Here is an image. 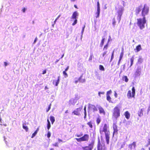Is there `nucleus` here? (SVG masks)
Masks as SVG:
<instances>
[{"label": "nucleus", "mask_w": 150, "mask_h": 150, "mask_svg": "<svg viewBox=\"0 0 150 150\" xmlns=\"http://www.w3.org/2000/svg\"><path fill=\"white\" fill-rule=\"evenodd\" d=\"M23 128L25 129L26 132H28V128L27 126H25L24 124H23Z\"/></svg>", "instance_id": "a878e982"}, {"label": "nucleus", "mask_w": 150, "mask_h": 150, "mask_svg": "<svg viewBox=\"0 0 150 150\" xmlns=\"http://www.w3.org/2000/svg\"><path fill=\"white\" fill-rule=\"evenodd\" d=\"M114 50H113L111 56V58L110 60V62H111L112 61V59H113L114 58Z\"/></svg>", "instance_id": "cd10ccee"}, {"label": "nucleus", "mask_w": 150, "mask_h": 150, "mask_svg": "<svg viewBox=\"0 0 150 150\" xmlns=\"http://www.w3.org/2000/svg\"><path fill=\"white\" fill-rule=\"evenodd\" d=\"M51 106V104L50 103L49 105L48 108L46 110V112H48L50 109Z\"/></svg>", "instance_id": "e433bc0d"}, {"label": "nucleus", "mask_w": 150, "mask_h": 150, "mask_svg": "<svg viewBox=\"0 0 150 150\" xmlns=\"http://www.w3.org/2000/svg\"><path fill=\"white\" fill-rule=\"evenodd\" d=\"M60 81V77L58 76V79L57 80H54L53 81L52 83L53 85L56 86H58Z\"/></svg>", "instance_id": "f8f14e48"}, {"label": "nucleus", "mask_w": 150, "mask_h": 150, "mask_svg": "<svg viewBox=\"0 0 150 150\" xmlns=\"http://www.w3.org/2000/svg\"><path fill=\"white\" fill-rule=\"evenodd\" d=\"M39 128H38L35 131V132L32 134V135L31 137V138L34 137L37 134L38 131L39 130Z\"/></svg>", "instance_id": "aec40b11"}, {"label": "nucleus", "mask_w": 150, "mask_h": 150, "mask_svg": "<svg viewBox=\"0 0 150 150\" xmlns=\"http://www.w3.org/2000/svg\"><path fill=\"white\" fill-rule=\"evenodd\" d=\"M60 16V15H59V16H58L56 18L57 19H58Z\"/></svg>", "instance_id": "774afa93"}, {"label": "nucleus", "mask_w": 150, "mask_h": 150, "mask_svg": "<svg viewBox=\"0 0 150 150\" xmlns=\"http://www.w3.org/2000/svg\"><path fill=\"white\" fill-rule=\"evenodd\" d=\"M66 71H64L63 72V75L65 77H68V75L67 73L66 72Z\"/></svg>", "instance_id": "f704fd0d"}, {"label": "nucleus", "mask_w": 150, "mask_h": 150, "mask_svg": "<svg viewBox=\"0 0 150 150\" xmlns=\"http://www.w3.org/2000/svg\"><path fill=\"white\" fill-rule=\"evenodd\" d=\"M97 150H105L106 148L104 143L101 144L99 139L97 145Z\"/></svg>", "instance_id": "1a4fd4ad"}, {"label": "nucleus", "mask_w": 150, "mask_h": 150, "mask_svg": "<svg viewBox=\"0 0 150 150\" xmlns=\"http://www.w3.org/2000/svg\"><path fill=\"white\" fill-rule=\"evenodd\" d=\"M122 80L126 82H127L128 81V79L127 76H123L122 77Z\"/></svg>", "instance_id": "b1692460"}, {"label": "nucleus", "mask_w": 150, "mask_h": 150, "mask_svg": "<svg viewBox=\"0 0 150 150\" xmlns=\"http://www.w3.org/2000/svg\"><path fill=\"white\" fill-rule=\"evenodd\" d=\"M25 10H26V9L24 7L22 9V11H23V13H24L25 12Z\"/></svg>", "instance_id": "8fccbe9b"}, {"label": "nucleus", "mask_w": 150, "mask_h": 150, "mask_svg": "<svg viewBox=\"0 0 150 150\" xmlns=\"http://www.w3.org/2000/svg\"><path fill=\"white\" fill-rule=\"evenodd\" d=\"M107 53V51H105V52H104L102 54L103 57H104L105 56V54H106Z\"/></svg>", "instance_id": "09e8293b"}, {"label": "nucleus", "mask_w": 150, "mask_h": 150, "mask_svg": "<svg viewBox=\"0 0 150 150\" xmlns=\"http://www.w3.org/2000/svg\"><path fill=\"white\" fill-rule=\"evenodd\" d=\"M37 37H36L34 40V43H35L36 42V40H37Z\"/></svg>", "instance_id": "bf43d9fd"}, {"label": "nucleus", "mask_w": 150, "mask_h": 150, "mask_svg": "<svg viewBox=\"0 0 150 150\" xmlns=\"http://www.w3.org/2000/svg\"><path fill=\"white\" fill-rule=\"evenodd\" d=\"M100 13V9H97V12L96 13V18H97L99 17Z\"/></svg>", "instance_id": "bb28decb"}, {"label": "nucleus", "mask_w": 150, "mask_h": 150, "mask_svg": "<svg viewBox=\"0 0 150 150\" xmlns=\"http://www.w3.org/2000/svg\"><path fill=\"white\" fill-rule=\"evenodd\" d=\"M143 61L142 59L141 58H139L138 60V62L139 63H142Z\"/></svg>", "instance_id": "58836bf2"}, {"label": "nucleus", "mask_w": 150, "mask_h": 150, "mask_svg": "<svg viewBox=\"0 0 150 150\" xmlns=\"http://www.w3.org/2000/svg\"><path fill=\"white\" fill-rule=\"evenodd\" d=\"M134 147H135L136 146V142H134L132 144H131Z\"/></svg>", "instance_id": "a18cd8bd"}, {"label": "nucleus", "mask_w": 150, "mask_h": 150, "mask_svg": "<svg viewBox=\"0 0 150 150\" xmlns=\"http://www.w3.org/2000/svg\"><path fill=\"white\" fill-rule=\"evenodd\" d=\"M99 69L101 71H104L105 70L103 66L101 65H100L99 66Z\"/></svg>", "instance_id": "7c9ffc66"}, {"label": "nucleus", "mask_w": 150, "mask_h": 150, "mask_svg": "<svg viewBox=\"0 0 150 150\" xmlns=\"http://www.w3.org/2000/svg\"><path fill=\"white\" fill-rule=\"evenodd\" d=\"M69 66H68L67 67H66V68L65 69V71H67L68 69H69Z\"/></svg>", "instance_id": "603ef678"}, {"label": "nucleus", "mask_w": 150, "mask_h": 150, "mask_svg": "<svg viewBox=\"0 0 150 150\" xmlns=\"http://www.w3.org/2000/svg\"><path fill=\"white\" fill-rule=\"evenodd\" d=\"M93 57V54H91L90 56V57L89 58L88 60L89 61H91L92 60V57Z\"/></svg>", "instance_id": "37998d69"}, {"label": "nucleus", "mask_w": 150, "mask_h": 150, "mask_svg": "<svg viewBox=\"0 0 150 150\" xmlns=\"http://www.w3.org/2000/svg\"><path fill=\"white\" fill-rule=\"evenodd\" d=\"M132 146H133L131 144H130L128 145V147L130 149H132Z\"/></svg>", "instance_id": "de8ad7c7"}, {"label": "nucleus", "mask_w": 150, "mask_h": 150, "mask_svg": "<svg viewBox=\"0 0 150 150\" xmlns=\"http://www.w3.org/2000/svg\"><path fill=\"white\" fill-rule=\"evenodd\" d=\"M84 113H86V107H85L84 108Z\"/></svg>", "instance_id": "680f3d73"}, {"label": "nucleus", "mask_w": 150, "mask_h": 150, "mask_svg": "<svg viewBox=\"0 0 150 150\" xmlns=\"http://www.w3.org/2000/svg\"><path fill=\"white\" fill-rule=\"evenodd\" d=\"M132 90V95L131 94V92L130 90H129L128 91L127 96L128 98L130 99L132 97L134 98L135 95V89L134 87H133Z\"/></svg>", "instance_id": "6e6552de"}, {"label": "nucleus", "mask_w": 150, "mask_h": 150, "mask_svg": "<svg viewBox=\"0 0 150 150\" xmlns=\"http://www.w3.org/2000/svg\"><path fill=\"white\" fill-rule=\"evenodd\" d=\"M121 60L119 59L118 62V65H119L120 64V63L121 61Z\"/></svg>", "instance_id": "052dcab7"}, {"label": "nucleus", "mask_w": 150, "mask_h": 150, "mask_svg": "<svg viewBox=\"0 0 150 150\" xmlns=\"http://www.w3.org/2000/svg\"><path fill=\"white\" fill-rule=\"evenodd\" d=\"M134 57H132L131 58H130V67H131L133 64V62L134 61Z\"/></svg>", "instance_id": "c756f323"}, {"label": "nucleus", "mask_w": 150, "mask_h": 150, "mask_svg": "<svg viewBox=\"0 0 150 150\" xmlns=\"http://www.w3.org/2000/svg\"><path fill=\"white\" fill-rule=\"evenodd\" d=\"M144 110V108L141 109L139 111H138V115L139 116H142L143 115V111Z\"/></svg>", "instance_id": "f3484780"}, {"label": "nucleus", "mask_w": 150, "mask_h": 150, "mask_svg": "<svg viewBox=\"0 0 150 150\" xmlns=\"http://www.w3.org/2000/svg\"><path fill=\"white\" fill-rule=\"evenodd\" d=\"M77 23V19H75V20L74 21V22L73 23H72V25H75V24H76Z\"/></svg>", "instance_id": "c03bdc74"}, {"label": "nucleus", "mask_w": 150, "mask_h": 150, "mask_svg": "<svg viewBox=\"0 0 150 150\" xmlns=\"http://www.w3.org/2000/svg\"><path fill=\"white\" fill-rule=\"evenodd\" d=\"M112 92V91L111 90L108 91L106 93V96H110V95L111 93Z\"/></svg>", "instance_id": "c9c22d12"}, {"label": "nucleus", "mask_w": 150, "mask_h": 150, "mask_svg": "<svg viewBox=\"0 0 150 150\" xmlns=\"http://www.w3.org/2000/svg\"><path fill=\"white\" fill-rule=\"evenodd\" d=\"M81 110V108H77L76 110H74L72 112V113H73L74 115L79 116L80 115V112Z\"/></svg>", "instance_id": "9d476101"}, {"label": "nucleus", "mask_w": 150, "mask_h": 150, "mask_svg": "<svg viewBox=\"0 0 150 150\" xmlns=\"http://www.w3.org/2000/svg\"><path fill=\"white\" fill-rule=\"evenodd\" d=\"M97 9H100V4L98 1H97Z\"/></svg>", "instance_id": "79ce46f5"}, {"label": "nucleus", "mask_w": 150, "mask_h": 150, "mask_svg": "<svg viewBox=\"0 0 150 150\" xmlns=\"http://www.w3.org/2000/svg\"><path fill=\"white\" fill-rule=\"evenodd\" d=\"M93 121L92 120L88 122L87 123V124L88 125L89 127L91 128H92L93 127Z\"/></svg>", "instance_id": "a211bd4d"}, {"label": "nucleus", "mask_w": 150, "mask_h": 150, "mask_svg": "<svg viewBox=\"0 0 150 150\" xmlns=\"http://www.w3.org/2000/svg\"><path fill=\"white\" fill-rule=\"evenodd\" d=\"M4 66L5 67L6 66L8 65V64L6 62H4Z\"/></svg>", "instance_id": "864d4df0"}, {"label": "nucleus", "mask_w": 150, "mask_h": 150, "mask_svg": "<svg viewBox=\"0 0 150 150\" xmlns=\"http://www.w3.org/2000/svg\"><path fill=\"white\" fill-rule=\"evenodd\" d=\"M146 23L145 17L143 18H139L137 19V24L141 29H142L145 27V24Z\"/></svg>", "instance_id": "20e7f679"}, {"label": "nucleus", "mask_w": 150, "mask_h": 150, "mask_svg": "<svg viewBox=\"0 0 150 150\" xmlns=\"http://www.w3.org/2000/svg\"><path fill=\"white\" fill-rule=\"evenodd\" d=\"M85 27V25H84L83 27L82 28V33H83V32Z\"/></svg>", "instance_id": "5fc2aeb1"}, {"label": "nucleus", "mask_w": 150, "mask_h": 150, "mask_svg": "<svg viewBox=\"0 0 150 150\" xmlns=\"http://www.w3.org/2000/svg\"><path fill=\"white\" fill-rule=\"evenodd\" d=\"M65 113H68V110H66L65 111Z\"/></svg>", "instance_id": "e2e57ef3"}, {"label": "nucleus", "mask_w": 150, "mask_h": 150, "mask_svg": "<svg viewBox=\"0 0 150 150\" xmlns=\"http://www.w3.org/2000/svg\"><path fill=\"white\" fill-rule=\"evenodd\" d=\"M142 49V47L140 45H139L137 46L136 48L134 49V51L135 52H138Z\"/></svg>", "instance_id": "4468645a"}, {"label": "nucleus", "mask_w": 150, "mask_h": 150, "mask_svg": "<svg viewBox=\"0 0 150 150\" xmlns=\"http://www.w3.org/2000/svg\"><path fill=\"white\" fill-rule=\"evenodd\" d=\"M58 141L59 142H63L62 140L61 139H58Z\"/></svg>", "instance_id": "13d9d810"}, {"label": "nucleus", "mask_w": 150, "mask_h": 150, "mask_svg": "<svg viewBox=\"0 0 150 150\" xmlns=\"http://www.w3.org/2000/svg\"><path fill=\"white\" fill-rule=\"evenodd\" d=\"M46 69H45V70H44L43 71H42V74H46Z\"/></svg>", "instance_id": "3c124183"}, {"label": "nucleus", "mask_w": 150, "mask_h": 150, "mask_svg": "<svg viewBox=\"0 0 150 150\" xmlns=\"http://www.w3.org/2000/svg\"><path fill=\"white\" fill-rule=\"evenodd\" d=\"M113 128L114 130L113 134L118 132L117 127L116 123H114L113 125Z\"/></svg>", "instance_id": "9b49d317"}, {"label": "nucleus", "mask_w": 150, "mask_h": 150, "mask_svg": "<svg viewBox=\"0 0 150 150\" xmlns=\"http://www.w3.org/2000/svg\"><path fill=\"white\" fill-rule=\"evenodd\" d=\"M75 136L79 138H75V139L78 142H88L89 139V135L87 134H85L83 135V133L81 132L79 134H77L75 135Z\"/></svg>", "instance_id": "7ed1b4c3"}, {"label": "nucleus", "mask_w": 150, "mask_h": 150, "mask_svg": "<svg viewBox=\"0 0 150 150\" xmlns=\"http://www.w3.org/2000/svg\"><path fill=\"white\" fill-rule=\"evenodd\" d=\"M105 41V38H104L103 37L101 41V42L100 44V46L101 47H102L104 44Z\"/></svg>", "instance_id": "4be33fe9"}, {"label": "nucleus", "mask_w": 150, "mask_h": 150, "mask_svg": "<svg viewBox=\"0 0 150 150\" xmlns=\"http://www.w3.org/2000/svg\"><path fill=\"white\" fill-rule=\"evenodd\" d=\"M78 16V13L77 11H75L74 12L71 16V18L73 19H76L77 17Z\"/></svg>", "instance_id": "2eb2a0df"}, {"label": "nucleus", "mask_w": 150, "mask_h": 150, "mask_svg": "<svg viewBox=\"0 0 150 150\" xmlns=\"http://www.w3.org/2000/svg\"><path fill=\"white\" fill-rule=\"evenodd\" d=\"M47 129L48 130L51 127V125L50 123L47 124Z\"/></svg>", "instance_id": "a19ab883"}, {"label": "nucleus", "mask_w": 150, "mask_h": 150, "mask_svg": "<svg viewBox=\"0 0 150 150\" xmlns=\"http://www.w3.org/2000/svg\"><path fill=\"white\" fill-rule=\"evenodd\" d=\"M99 132L101 134H102L103 132H104L107 143L108 144L109 142L110 133L109 130L108 129V126L106 124H104L103 128H100Z\"/></svg>", "instance_id": "f03ea898"}, {"label": "nucleus", "mask_w": 150, "mask_h": 150, "mask_svg": "<svg viewBox=\"0 0 150 150\" xmlns=\"http://www.w3.org/2000/svg\"><path fill=\"white\" fill-rule=\"evenodd\" d=\"M106 99L109 102L111 101V98L110 96H106Z\"/></svg>", "instance_id": "2f4dec72"}, {"label": "nucleus", "mask_w": 150, "mask_h": 150, "mask_svg": "<svg viewBox=\"0 0 150 150\" xmlns=\"http://www.w3.org/2000/svg\"><path fill=\"white\" fill-rule=\"evenodd\" d=\"M78 81H78V80H77L75 81V83H77L78 82Z\"/></svg>", "instance_id": "338daca9"}, {"label": "nucleus", "mask_w": 150, "mask_h": 150, "mask_svg": "<svg viewBox=\"0 0 150 150\" xmlns=\"http://www.w3.org/2000/svg\"><path fill=\"white\" fill-rule=\"evenodd\" d=\"M109 40H108L107 43L105 45H104V47L103 48V50H107L108 49V43H109Z\"/></svg>", "instance_id": "5701e85b"}, {"label": "nucleus", "mask_w": 150, "mask_h": 150, "mask_svg": "<svg viewBox=\"0 0 150 150\" xmlns=\"http://www.w3.org/2000/svg\"><path fill=\"white\" fill-rule=\"evenodd\" d=\"M105 93V92H98V95L100 97V94H104Z\"/></svg>", "instance_id": "49530a36"}, {"label": "nucleus", "mask_w": 150, "mask_h": 150, "mask_svg": "<svg viewBox=\"0 0 150 150\" xmlns=\"http://www.w3.org/2000/svg\"><path fill=\"white\" fill-rule=\"evenodd\" d=\"M91 108H92L93 112H94L97 111V108L94 105H92L91 106Z\"/></svg>", "instance_id": "393cba45"}, {"label": "nucleus", "mask_w": 150, "mask_h": 150, "mask_svg": "<svg viewBox=\"0 0 150 150\" xmlns=\"http://www.w3.org/2000/svg\"><path fill=\"white\" fill-rule=\"evenodd\" d=\"M74 7H75V8H78L77 6L76 5H74Z\"/></svg>", "instance_id": "0e129e2a"}, {"label": "nucleus", "mask_w": 150, "mask_h": 150, "mask_svg": "<svg viewBox=\"0 0 150 150\" xmlns=\"http://www.w3.org/2000/svg\"><path fill=\"white\" fill-rule=\"evenodd\" d=\"M101 120L100 118L98 117L97 118L96 122L97 125H98L100 122Z\"/></svg>", "instance_id": "c85d7f7f"}, {"label": "nucleus", "mask_w": 150, "mask_h": 150, "mask_svg": "<svg viewBox=\"0 0 150 150\" xmlns=\"http://www.w3.org/2000/svg\"><path fill=\"white\" fill-rule=\"evenodd\" d=\"M114 96L115 98L117 97V94L116 92H115L114 94Z\"/></svg>", "instance_id": "4d7b16f0"}, {"label": "nucleus", "mask_w": 150, "mask_h": 150, "mask_svg": "<svg viewBox=\"0 0 150 150\" xmlns=\"http://www.w3.org/2000/svg\"><path fill=\"white\" fill-rule=\"evenodd\" d=\"M51 134L50 132L49 131H48L47 133V137L48 138H50L51 136Z\"/></svg>", "instance_id": "ea45409f"}, {"label": "nucleus", "mask_w": 150, "mask_h": 150, "mask_svg": "<svg viewBox=\"0 0 150 150\" xmlns=\"http://www.w3.org/2000/svg\"><path fill=\"white\" fill-rule=\"evenodd\" d=\"M52 146H54L59 147V144L58 142H56L52 144Z\"/></svg>", "instance_id": "4c0bfd02"}, {"label": "nucleus", "mask_w": 150, "mask_h": 150, "mask_svg": "<svg viewBox=\"0 0 150 150\" xmlns=\"http://www.w3.org/2000/svg\"><path fill=\"white\" fill-rule=\"evenodd\" d=\"M120 116V107L118 105L116 106L113 109L112 116L114 118L117 119Z\"/></svg>", "instance_id": "39448f33"}, {"label": "nucleus", "mask_w": 150, "mask_h": 150, "mask_svg": "<svg viewBox=\"0 0 150 150\" xmlns=\"http://www.w3.org/2000/svg\"><path fill=\"white\" fill-rule=\"evenodd\" d=\"M47 123H50V121L48 119L47 120Z\"/></svg>", "instance_id": "69168bd1"}, {"label": "nucleus", "mask_w": 150, "mask_h": 150, "mask_svg": "<svg viewBox=\"0 0 150 150\" xmlns=\"http://www.w3.org/2000/svg\"><path fill=\"white\" fill-rule=\"evenodd\" d=\"M94 144V142L93 141L88 144V146L82 147V149L83 150H92Z\"/></svg>", "instance_id": "423d86ee"}, {"label": "nucleus", "mask_w": 150, "mask_h": 150, "mask_svg": "<svg viewBox=\"0 0 150 150\" xmlns=\"http://www.w3.org/2000/svg\"><path fill=\"white\" fill-rule=\"evenodd\" d=\"M123 55V52H122L120 54V56L119 57V59L121 60Z\"/></svg>", "instance_id": "72a5a7b5"}, {"label": "nucleus", "mask_w": 150, "mask_h": 150, "mask_svg": "<svg viewBox=\"0 0 150 150\" xmlns=\"http://www.w3.org/2000/svg\"><path fill=\"white\" fill-rule=\"evenodd\" d=\"M124 115L127 119H129V118L130 117V114L128 111H126L125 112Z\"/></svg>", "instance_id": "dca6fc26"}, {"label": "nucleus", "mask_w": 150, "mask_h": 150, "mask_svg": "<svg viewBox=\"0 0 150 150\" xmlns=\"http://www.w3.org/2000/svg\"><path fill=\"white\" fill-rule=\"evenodd\" d=\"M83 74L81 75L78 79V81L81 82H83L85 81L84 79H83Z\"/></svg>", "instance_id": "6ab92c4d"}, {"label": "nucleus", "mask_w": 150, "mask_h": 150, "mask_svg": "<svg viewBox=\"0 0 150 150\" xmlns=\"http://www.w3.org/2000/svg\"><path fill=\"white\" fill-rule=\"evenodd\" d=\"M98 108L99 110V112L100 113L103 114V115H105V112L103 108L102 107L99 106L98 107Z\"/></svg>", "instance_id": "ddd939ff"}, {"label": "nucleus", "mask_w": 150, "mask_h": 150, "mask_svg": "<svg viewBox=\"0 0 150 150\" xmlns=\"http://www.w3.org/2000/svg\"><path fill=\"white\" fill-rule=\"evenodd\" d=\"M148 145H149L150 144V139H148Z\"/></svg>", "instance_id": "6e6d98bb"}, {"label": "nucleus", "mask_w": 150, "mask_h": 150, "mask_svg": "<svg viewBox=\"0 0 150 150\" xmlns=\"http://www.w3.org/2000/svg\"><path fill=\"white\" fill-rule=\"evenodd\" d=\"M124 8L123 7H122L119 9V10L117 12V19L119 21V23L120 21L121 17Z\"/></svg>", "instance_id": "0eeeda50"}, {"label": "nucleus", "mask_w": 150, "mask_h": 150, "mask_svg": "<svg viewBox=\"0 0 150 150\" xmlns=\"http://www.w3.org/2000/svg\"><path fill=\"white\" fill-rule=\"evenodd\" d=\"M50 120L52 124H53L55 121L54 117L53 116L50 117Z\"/></svg>", "instance_id": "412c9836"}, {"label": "nucleus", "mask_w": 150, "mask_h": 150, "mask_svg": "<svg viewBox=\"0 0 150 150\" xmlns=\"http://www.w3.org/2000/svg\"><path fill=\"white\" fill-rule=\"evenodd\" d=\"M149 11V7L146 4L144 5L141 4L136 8L135 14L138 16L141 11L142 16L143 17H145V16L148 14Z\"/></svg>", "instance_id": "f257e3e1"}, {"label": "nucleus", "mask_w": 150, "mask_h": 150, "mask_svg": "<svg viewBox=\"0 0 150 150\" xmlns=\"http://www.w3.org/2000/svg\"><path fill=\"white\" fill-rule=\"evenodd\" d=\"M116 23V21H115V18H114L112 19V24L114 26H115V25Z\"/></svg>", "instance_id": "473e14b6"}]
</instances>
